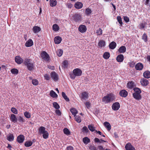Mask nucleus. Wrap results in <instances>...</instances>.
Masks as SVG:
<instances>
[{"label": "nucleus", "instance_id": "f257e3e1", "mask_svg": "<svg viewBox=\"0 0 150 150\" xmlns=\"http://www.w3.org/2000/svg\"><path fill=\"white\" fill-rule=\"evenodd\" d=\"M24 64L29 71H32L34 69V65L32 60L26 58L24 61Z\"/></svg>", "mask_w": 150, "mask_h": 150}, {"label": "nucleus", "instance_id": "f03ea898", "mask_svg": "<svg viewBox=\"0 0 150 150\" xmlns=\"http://www.w3.org/2000/svg\"><path fill=\"white\" fill-rule=\"evenodd\" d=\"M114 99V97L111 94H108L103 97L102 101L105 104H107L112 102Z\"/></svg>", "mask_w": 150, "mask_h": 150}, {"label": "nucleus", "instance_id": "7ed1b4c3", "mask_svg": "<svg viewBox=\"0 0 150 150\" xmlns=\"http://www.w3.org/2000/svg\"><path fill=\"white\" fill-rule=\"evenodd\" d=\"M41 56L42 58L46 61L48 62L50 60V57L45 51H43L42 52Z\"/></svg>", "mask_w": 150, "mask_h": 150}, {"label": "nucleus", "instance_id": "20e7f679", "mask_svg": "<svg viewBox=\"0 0 150 150\" xmlns=\"http://www.w3.org/2000/svg\"><path fill=\"white\" fill-rule=\"evenodd\" d=\"M73 73L76 76H80L81 75L82 71L80 69L76 68L73 70Z\"/></svg>", "mask_w": 150, "mask_h": 150}, {"label": "nucleus", "instance_id": "39448f33", "mask_svg": "<svg viewBox=\"0 0 150 150\" xmlns=\"http://www.w3.org/2000/svg\"><path fill=\"white\" fill-rule=\"evenodd\" d=\"M120 107L119 102H116L114 103L112 105V108L113 110L116 111L118 110Z\"/></svg>", "mask_w": 150, "mask_h": 150}, {"label": "nucleus", "instance_id": "423d86ee", "mask_svg": "<svg viewBox=\"0 0 150 150\" xmlns=\"http://www.w3.org/2000/svg\"><path fill=\"white\" fill-rule=\"evenodd\" d=\"M79 31L81 33H84L87 30V28L86 26L84 25H81L79 28Z\"/></svg>", "mask_w": 150, "mask_h": 150}, {"label": "nucleus", "instance_id": "0eeeda50", "mask_svg": "<svg viewBox=\"0 0 150 150\" xmlns=\"http://www.w3.org/2000/svg\"><path fill=\"white\" fill-rule=\"evenodd\" d=\"M140 82L141 85L143 86H146L149 84L148 80L144 78L141 79Z\"/></svg>", "mask_w": 150, "mask_h": 150}, {"label": "nucleus", "instance_id": "6e6552de", "mask_svg": "<svg viewBox=\"0 0 150 150\" xmlns=\"http://www.w3.org/2000/svg\"><path fill=\"white\" fill-rule=\"evenodd\" d=\"M125 148L126 150H135L134 147L130 143H127L126 145Z\"/></svg>", "mask_w": 150, "mask_h": 150}, {"label": "nucleus", "instance_id": "1a4fd4ad", "mask_svg": "<svg viewBox=\"0 0 150 150\" xmlns=\"http://www.w3.org/2000/svg\"><path fill=\"white\" fill-rule=\"evenodd\" d=\"M25 137L23 135H20L17 138V141L19 143H23Z\"/></svg>", "mask_w": 150, "mask_h": 150}, {"label": "nucleus", "instance_id": "9d476101", "mask_svg": "<svg viewBox=\"0 0 150 150\" xmlns=\"http://www.w3.org/2000/svg\"><path fill=\"white\" fill-rule=\"evenodd\" d=\"M143 65L141 63H138L135 66V67L136 69L137 70H141L143 68Z\"/></svg>", "mask_w": 150, "mask_h": 150}, {"label": "nucleus", "instance_id": "9b49d317", "mask_svg": "<svg viewBox=\"0 0 150 150\" xmlns=\"http://www.w3.org/2000/svg\"><path fill=\"white\" fill-rule=\"evenodd\" d=\"M73 17L76 21L78 22L81 20V16L79 14L75 13Z\"/></svg>", "mask_w": 150, "mask_h": 150}, {"label": "nucleus", "instance_id": "f8f14e48", "mask_svg": "<svg viewBox=\"0 0 150 150\" xmlns=\"http://www.w3.org/2000/svg\"><path fill=\"white\" fill-rule=\"evenodd\" d=\"M16 62L18 64H21L23 62V59L20 56H17L15 58Z\"/></svg>", "mask_w": 150, "mask_h": 150}, {"label": "nucleus", "instance_id": "ddd939ff", "mask_svg": "<svg viewBox=\"0 0 150 150\" xmlns=\"http://www.w3.org/2000/svg\"><path fill=\"white\" fill-rule=\"evenodd\" d=\"M10 119L12 122L15 123L17 122V119L16 115H15L11 114L10 117Z\"/></svg>", "mask_w": 150, "mask_h": 150}, {"label": "nucleus", "instance_id": "4468645a", "mask_svg": "<svg viewBox=\"0 0 150 150\" xmlns=\"http://www.w3.org/2000/svg\"><path fill=\"white\" fill-rule=\"evenodd\" d=\"M51 77L54 80H58V78L57 75L54 71H52L51 73Z\"/></svg>", "mask_w": 150, "mask_h": 150}, {"label": "nucleus", "instance_id": "2eb2a0df", "mask_svg": "<svg viewBox=\"0 0 150 150\" xmlns=\"http://www.w3.org/2000/svg\"><path fill=\"white\" fill-rule=\"evenodd\" d=\"M119 94L121 96L125 97L127 96L128 93L125 90H122L120 91Z\"/></svg>", "mask_w": 150, "mask_h": 150}, {"label": "nucleus", "instance_id": "dca6fc26", "mask_svg": "<svg viewBox=\"0 0 150 150\" xmlns=\"http://www.w3.org/2000/svg\"><path fill=\"white\" fill-rule=\"evenodd\" d=\"M33 45V42L32 40L31 39L28 40L25 43V45L27 47H30Z\"/></svg>", "mask_w": 150, "mask_h": 150}, {"label": "nucleus", "instance_id": "f3484780", "mask_svg": "<svg viewBox=\"0 0 150 150\" xmlns=\"http://www.w3.org/2000/svg\"><path fill=\"white\" fill-rule=\"evenodd\" d=\"M83 4L81 2H77L74 5L75 7L77 9H80L83 7Z\"/></svg>", "mask_w": 150, "mask_h": 150}, {"label": "nucleus", "instance_id": "a211bd4d", "mask_svg": "<svg viewBox=\"0 0 150 150\" xmlns=\"http://www.w3.org/2000/svg\"><path fill=\"white\" fill-rule=\"evenodd\" d=\"M116 59L118 62H122L124 60V56L122 54L118 55Z\"/></svg>", "mask_w": 150, "mask_h": 150}, {"label": "nucleus", "instance_id": "6ab92c4d", "mask_svg": "<svg viewBox=\"0 0 150 150\" xmlns=\"http://www.w3.org/2000/svg\"><path fill=\"white\" fill-rule=\"evenodd\" d=\"M88 94L86 92H83L81 93V99L83 100H85L88 98Z\"/></svg>", "mask_w": 150, "mask_h": 150}, {"label": "nucleus", "instance_id": "aec40b11", "mask_svg": "<svg viewBox=\"0 0 150 150\" xmlns=\"http://www.w3.org/2000/svg\"><path fill=\"white\" fill-rule=\"evenodd\" d=\"M62 40L61 38L59 36H57L55 37L54 39V42L56 44H59Z\"/></svg>", "mask_w": 150, "mask_h": 150}, {"label": "nucleus", "instance_id": "412c9836", "mask_svg": "<svg viewBox=\"0 0 150 150\" xmlns=\"http://www.w3.org/2000/svg\"><path fill=\"white\" fill-rule=\"evenodd\" d=\"M46 131L45 127L43 126L40 127L38 129V132L40 134H42Z\"/></svg>", "mask_w": 150, "mask_h": 150}, {"label": "nucleus", "instance_id": "4be33fe9", "mask_svg": "<svg viewBox=\"0 0 150 150\" xmlns=\"http://www.w3.org/2000/svg\"><path fill=\"white\" fill-rule=\"evenodd\" d=\"M126 48L125 46H122L120 47L118 51L120 53L125 52L126 51Z\"/></svg>", "mask_w": 150, "mask_h": 150}, {"label": "nucleus", "instance_id": "5701e85b", "mask_svg": "<svg viewBox=\"0 0 150 150\" xmlns=\"http://www.w3.org/2000/svg\"><path fill=\"white\" fill-rule=\"evenodd\" d=\"M33 30L35 33H37L41 30V29L40 27L38 26H35L33 27Z\"/></svg>", "mask_w": 150, "mask_h": 150}, {"label": "nucleus", "instance_id": "b1692460", "mask_svg": "<svg viewBox=\"0 0 150 150\" xmlns=\"http://www.w3.org/2000/svg\"><path fill=\"white\" fill-rule=\"evenodd\" d=\"M116 43L113 41L111 42L109 45V48L112 50L114 49L116 47Z\"/></svg>", "mask_w": 150, "mask_h": 150}, {"label": "nucleus", "instance_id": "393cba45", "mask_svg": "<svg viewBox=\"0 0 150 150\" xmlns=\"http://www.w3.org/2000/svg\"><path fill=\"white\" fill-rule=\"evenodd\" d=\"M105 45V41L103 40H100L99 42L98 43V46L100 48H102V47H104Z\"/></svg>", "mask_w": 150, "mask_h": 150}, {"label": "nucleus", "instance_id": "a878e982", "mask_svg": "<svg viewBox=\"0 0 150 150\" xmlns=\"http://www.w3.org/2000/svg\"><path fill=\"white\" fill-rule=\"evenodd\" d=\"M143 76L146 78L148 79L150 78V72L146 71L143 73Z\"/></svg>", "mask_w": 150, "mask_h": 150}, {"label": "nucleus", "instance_id": "bb28decb", "mask_svg": "<svg viewBox=\"0 0 150 150\" xmlns=\"http://www.w3.org/2000/svg\"><path fill=\"white\" fill-rule=\"evenodd\" d=\"M104 126L107 128V129L110 131L111 129V126L110 124L108 122H105L104 123Z\"/></svg>", "mask_w": 150, "mask_h": 150}, {"label": "nucleus", "instance_id": "cd10ccee", "mask_svg": "<svg viewBox=\"0 0 150 150\" xmlns=\"http://www.w3.org/2000/svg\"><path fill=\"white\" fill-rule=\"evenodd\" d=\"M133 96L134 98L137 100H139L141 98V95L139 94L134 93L133 94Z\"/></svg>", "mask_w": 150, "mask_h": 150}, {"label": "nucleus", "instance_id": "c85d7f7f", "mask_svg": "<svg viewBox=\"0 0 150 150\" xmlns=\"http://www.w3.org/2000/svg\"><path fill=\"white\" fill-rule=\"evenodd\" d=\"M147 24V23L145 22L139 24V28L141 30H143Z\"/></svg>", "mask_w": 150, "mask_h": 150}, {"label": "nucleus", "instance_id": "c756f323", "mask_svg": "<svg viewBox=\"0 0 150 150\" xmlns=\"http://www.w3.org/2000/svg\"><path fill=\"white\" fill-rule=\"evenodd\" d=\"M50 96L53 98L57 97V95L56 93L53 90H51L50 93Z\"/></svg>", "mask_w": 150, "mask_h": 150}, {"label": "nucleus", "instance_id": "7c9ffc66", "mask_svg": "<svg viewBox=\"0 0 150 150\" xmlns=\"http://www.w3.org/2000/svg\"><path fill=\"white\" fill-rule=\"evenodd\" d=\"M83 141L85 144H87L90 142V139L87 137H85L83 139Z\"/></svg>", "mask_w": 150, "mask_h": 150}, {"label": "nucleus", "instance_id": "2f4dec72", "mask_svg": "<svg viewBox=\"0 0 150 150\" xmlns=\"http://www.w3.org/2000/svg\"><path fill=\"white\" fill-rule=\"evenodd\" d=\"M57 4V1L56 0H50V5L51 7L55 6Z\"/></svg>", "mask_w": 150, "mask_h": 150}, {"label": "nucleus", "instance_id": "473e14b6", "mask_svg": "<svg viewBox=\"0 0 150 150\" xmlns=\"http://www.w3.org/2000/svg\"><path fill=\"white\" fill-rule=\"evenodd\" d=\"M33 144V142L31 141H27L25 142L24 145L26 147H28L32 146Z\"/></svg>", "mask_w": 150, "mask_h": 150}, {"label": "nucleus", "instance_id": "72a5a7b5", "mask_svg": "<svg viewBox=\"0 0 150 150\" xmlns=\"http://www.w3.org/2000/svg\"><path fill=\"white\" fill-rule=\"evenodd\" d=\"M134 83L132 81L129 82L127 83V87L129 88H132L134 87Z\"/></svg>", "mask_w": 150, "mask_h": 150}, {"label": "nucleus", "instance_id": "f704fd0d", "mask_svg": "<svg viewBox=\"0 0 150 150\" xmlns=\"http://www.w3.org/2000/svg\"><path fill=\"white\" fill-rule=\"evenodd\" d=\"M70 111L74 117L76 116V115L78 113L77 110L75 108H72L70 109Z\"/></svg>", "mask_w": 150, "mask_h": 150}, {"label": "nucleus", "instance_id": "c9c22d12", "mask_svg": "<svg viewBox=\"0 0 150 150\" xmlns=\"http://www.w3.org/2000/svg\"><path fill=\"white\" fill-rule=\"evenodd\" d=\"M7 139L9 141L11 142L14 139V136L13 134H10L9 136H7Z\"/></svg>", "mask_w": 150, "mask_h": 150}, {"label": "nucleus", "instance_id": "e433bc0d", "mask_svg": "<svg viewBox=\"0 0 150 150\" xmlns=\"http://www.w3.org/2000/svg\"><path fill=\"white\" fill-rule=\"evenodd\" d=\"M53 30L54 31H57L59 29V27L57 24H54L52 26Z\"/></svg>", "mask_w": 150, "mask_h": 150}, {"label": "nucleus", "instance_id": "4c0bfd02", "mask_svg": "<svg viewBox=\"0 0 150 150\" xmlns=\"http://www.w3.org/2000/svg\"><path fill=\"white\" fill-rule=\"evenodd\" d=\"M62 96L68 102L69 101V98L66 96L65 93L64 92H62Z\"/></svg>", "mask_w": 150, "mask_h": 150}, {"label": "nucleus", "instance_id": "58836bf2", "mask_svg": "<svg viewBox=\"0 0 150 150\" xmlns=\"http://www.w3.org/2000/svg\"><path fill=\"white\" fill-rule=\"evenodd\" d=\"M68 62L67 61L65 60L62 63V67L65 69L67 67Z\"/></svg>", "mask_w": 150, "mask_h": 150}, {"label": "nucleus", "instance_id": "ea45409f", "mask_svg": "<svg viewBox=\"0 0 150 150\" xmlns=\"http://www.w3.org/2000/svg\"><path fill=\"white\" fill-rule=\"evenodd\" d=\"M57 55L59 57H61V56H62V54L63 53V51L62 50V49H58L57 50Z\"/></svg>", "mask_w": 150, "mask_h": 150}, {"label": "nucleus", "instance_id": "a19ab883", "mask_svg": "<svg viewBox=\"0 0 150 150\" xmlns=\"http://www.w3.org/2000/svg\"><path fill=\"white\" fill-rule=\"evenodd\" d=\"M25 116L27 118H29L31 117V114L30 113L27 111L25 112L24 113Z\"/></svg>", "mask_w": 150, "mask_h": 150}, {"label": "nucleus", "instance_id": "79ce46f5", "mask_svg": "<svg viewBox=\"0 0 150 150\" xmlns=\"http://www.w3.org/2000/svg\"><path fill=\"white\" fill-rule=\"evenodd\" d=\"M110 57V53L108 52H105L103 55V57L105 59H107Z\"/></svg>", "mask_w": 150, "mask_h": 150}, {"label": "nucleus", "instance_id": "37998d69", "mask_svg": "<svg viewBox=\"0 0 150 150\" xmlns=\"http://www.w3.org/2000/svg\"><path fill=\"white\" fill-rule=\"evenodd\" d=\"M42 134H43V137L44 139H47L48 138L49 136V133L47 131L45 132V133H43Z\"/></svg>", "mask_w": 150, "mask_h": 150}, {"label": "nucleus", "instance_id": "c03bdc74", "mask_svg": "<svg viewBox=\"0 0 150 150\" xmlns=\"http://www.w3.org/2000/svg\"><path fill=\"white\" fill-rule=\"evenodd\" d=\"M32 83L35 86H37L39 83L38 80L36 79H33L32 80Z\"/></svg>", "mask_w": 150, "mask_h": 150}, {"label": "nucleus", "instance_id": "a18cd8bd", "mask_svg": "<svg viewBox=\"0 0 150 150\" xmlns=\"http://www.w3.org/2000/svg\"><path fill=\"white\" fill-rule=\"evenodd\" d=\"M134 91L135 92L134 93H137L140 94L141 92V90L139 88H134Z\"/></svg>", "mask_w": 150, "mask_h": 150}, {"label": "nucleus", "instance_id": "49530a36", "mask_svg": "<svg viewBox=\"0 0 150 150\" xmlns=\"http://www.w3.org/2000/svg\"><path fill=\"white\" fill-rule=\"evenodd\" d=\"M117 20L118 21L120 25V26H122V22L121 17L120 16H117Z\"/></svg>", "mask_w": 150, "mask_h": 150}, {"label": "nucleus", "instance_id": "de8ad7c7", "mask_svg": "<svg viewBox=\"0 0 150 150\" xmlns=\"http://www.w3.org/2000/svg\"><path fill=\"white\" fill-rule=\"evenodd\" d=\"M11 72L14 74H18V70L15 69H13L11 70Z\"/></svg>", "mask_w": 150, "mask_h": 150}, {"label": "nucleus", "instance_id": "09e8293b", "mask_svg": "<svg viewBox=\"0 0 150 150\" xmlns=\"http://www.w3.org/2000/svg\"><path fill=\"white\" fill-rule=\"evenodd\" d=\"M74 117L75 119V120L78 123H80L81 122V119L80 117L78 116H76Z\"/></svg>", "mask_w": 150, "mask_h": 150}, {"label": "nucleus", "instance_id": "8fccbe9b", "mask_svg": "<svg viewBox=\"0 0 150 150\" xmlns=\"http://www.w3.org/2000/svg\"><path fill=\"white\" fill-rule=\"evenodd\" d=\"M63 131L64 133L67 135L69 134H70V132L69 130L67 129V128H64V129Z\"/></svg>", "mask_w": 150, "mask_h": 150}, {"label": "nucleus", "instance_id": "3c124183", "mask_svg": "<svg viewBox=\"0 0 150 150\" xmlns=\"http://www.w3.org/2000/svg\"><path fill=\"white\" fill-rule=\"evenodd\" d=\"M53 106L56 109H59L60 107L59 104L56 102H54L53 103Z\"/></svg>", "mask_w": 150, "mask_h": 150}, {"label": "nucleus", "instance_id": "603ef678", "mask_svg": "<svg viewBox=\"0 0 150 150\" xmlns=\"http://www.w3.org/2000/svg\"><path fill=\"white\" fill-rule=\"evenodd\" d=\"M142 39L144 40L145 42H146L147 41V36L146 34L144 33L142 36Z\"/></svg>", "mask_w": 150, "mask_h": 150}, {"label": "nucleus", "instance_id": "864d4df0", "mask_svg": "<svg viewBox=\"0 0 150 150\" xmlns=\"http://www.w3.org/2000/svg\"><path fill=\"white\" fill-rule=\"evenodd\" d=\"M88 128L89 129L91 132H93L95 131V127L92 125H90L88 126Z\"/></svg>", "mask_w": 150, "mask_h": 150}, {"label": "nucleus", "instance_id": "5fc2aeb1", "mask_svg": "<svg viewBox=\"0 0 150 150\" xmlns=\"http://www.w3.org/2000/svg\"><path fill=\"white\" fill-rule=\"evenodd\" d=\"M85 12L87 15H89L91 13V11L90 9L88 8L86 9Z\"/></svg>", "mask_w": 150, "mask_h": 150}, {"label": "nucleus", "instance_id": "6e6d98bb", "mask_svg": "<svg viewBox=\"0 0 150 150\" xmlns=\"http://www.w3.org/2000/svg\"><path fill=\"white\" fill-rule=\"evenodd\" d=\"M11 111L14 114H18L17 110L14 108H12L11 109Z\"/></svg>", "mask_w": 150, "mask_h": 150}, {"label": "nucleus", "instance_id": "4d7b16f0", "mask_svg": "<svg viewBox=\"0 0 150 150\" xmlns=\"http://www.w3.org/2000/svg\"><path fill=\"white\" fill-rule=\"evenodd\" d=\"M96 33L98 35H101L102 33V30L100 28H99L97 30Z\"/></svg>", "mask_w": 150, "mask_h": 150}, {"label": "nucleus", "instance_id": "13d9d810", "mask_svg": "<svg viewBox=\"0 0 150 150\" xmlns=\"http://www.w3.org/2000/svg\"><path fill=\"white\" fill-rule=\"evenodd\" d=\"M82 130L83 132H85L86 133L88 132L89 131L87 127L86 126H84L83 127Z\"/></svg>", "mask_w": 150, "mask_h": 150}, {"label": "nucleus", "instance_id": "bf43d9fd", "mask_svg": "<svg viewBox=\"0 0 150 150\" xmlns=\"http://www.w3.org/2000/svg\"><path fill=\"white\" fill-rule=\"evenodd\" d=\"M18 120L21 123H23L25 122V120L21 116H19L18 118Z\"/></svg>", "mask_w": 150, "mask_h": 150}, {"label": "nucleus", "instance_id": "052dcab7", "mask_svg": "<svg viewBox=\"0 0 150 150\" xmlns=\"http://www.w3.org/2000/svg\"><path fill=\"white\" fill-rule=\"evenodd\" d=\"M89 149L90 150H97L96 147L92 145L89 146Z\"/></svg>", "mask_w": 150, "mask_h": 150}, {"label": "nucleus", "instance_id": "680f3d73", "mask_svg": "<svg viewBox=\"0 0 150 150\" xmlns=\"http://www.w3.org/2000/svg\"><path fill=\"white\" fill-rule=\"evenodd\" d=\"M44 77L45 78V79L47 80H49L50 79V76H49L47 74H45V75H44Z\"/></svg>", "mask_w": 150, "mask_h": 150}, {"label": "nucleus", "instance_id": "e2e57ef3", "mask_svg": "<svg viewBox=\"0 0 150 150\" xmlns=\"http://www.w3.org/2000/svg\"><path fill=\"white\" fill-rule=\"evenodd\" d=\"M55 112L56 113L57 115H58V116H60L61 115V112L59 110H58V109H57L55 110Z\"/></svg>", "mask_w": 150, "mask_h": 150}, {"label": "nucleus", "instance_id": "0e129e2a", "mask_svg": "<svg viewBox=\"0 0 150 150\" xmlns=\"http://www.w3.org/2000/svg\"><path fill=\"white\" fill-rule=\"evenodd\" d=\"M70 78L72 79H74L76 76V75L73 73L70 74Z\"/></svg>", "mask_w": 150, "mask_h": 150}, {"label": "nucleus", "instance_id": "69168bd1", "mask_svg": "<svg viewBox=\"0 0 150 150\" xmlns=\"http://www.w3.org/2000/svg\"><path fill=\"white\" fill-rule=\"evenodd\" d=\"M124 19L126 22H128L129 21V18L126 16H124Z\"/></svg>", "mask_w": 150, "mask_h": 150}, {"label": "nucleus", "instance_id": "338daca9", "mask_svg": "<svg viewBox=\"0 0 150 150\" xmlns=\"http://www.w3.org/2000/svg\"><path fill=\"white\" fill-rule=\"evenodd\" d=\"M86 107L88 108H89L90 107V103L89 102H87L85 103Z\"/></svg>", "mask_w": 150, "mask_h": 150}, {"label": "nucleus", "instance_id": "774afa93", "mask_svg": "<svg viewBox=\"0 0 150 150\" xmlns=\"http://www.w3.org/2000/svg\"><path fill=\"white\" fill-rule=\"evenodd\" d=\"M67 150H73V148L71 146H69L67 147Z\"/></svg>", "mask_w": 150, "mask_h": 150}]
</instances>
